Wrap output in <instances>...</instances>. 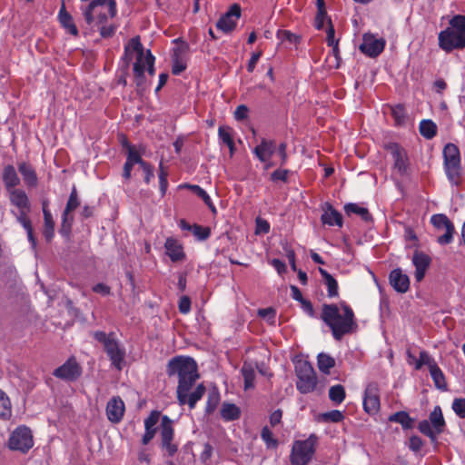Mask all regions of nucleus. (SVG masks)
Returning <instances> with one entry per match:
<instances>
[{
	"instance_id": "58",
	"label": "nucleus",
	"mask_w": 465,
	"mask_h": 465,
	"mask_svg": "<svg viewBox=\"0 0 465 465\" xmlns=\"http://www.w3.org/2000/svg\"><path fill=\"white\" fill-rule=\"evenodd\" d=\"M258 315L263 319H266L270 322H275L276 312L273 308L268 307L264 309H260L258 311Z\"/></svg>"
},
{
	"instance_id": "20",
	"label": "nucleus",
	"mask_w": 465,
	"mask_h": 465,
	"mask_svg": "<svg viewBox=\"0 0 465 465\" xmlns=\"http://www.w3.org/2000/svg\"><path fill=\"white\" fill-rule=\"evenodd\" d=\"M412 263L415 267V280L420 282L425 277L426 272L431 263V258L429 254L416 250L412 256Z\"/></svg>"
},
{
	"instance_id": "32",
	"label": "nucleus",
	"mask_w": 465,
	"mask_h": 465,
	"mask_svg": "<svg viewBox=\"0 0 465 465\" xmlns=\"http://www.w3.org/2000/svg\"><path fill=\"white\" fill-rule=\"evenodd\" d=\"M430 423L433 427L436 433H441L446 426L445 420L440 406H435L433 411L430 413Z\"/></svg>"
},
{
	"instance_id": "21",
	"label": "nucleus",
	"mask_w": 465,
	"mask_h": 465,
	"mask_svg": "<svg viewBox=\"0 0 465 465\" xmlns=\"http://www.w3.org/2000/svg\"><path fill=\"white\" fill-rule=\"evenodd\" d=\"M106 416L112 423H119L124 414V402L119 396L113 397L106 405Z\"/></svg>"
},
{
	"instance_id": "10",
	"label": "nucleus",
	"mask_w": 465,
	"mask_h": 465,
	"mask_svg": "<svg viewBox=\"0 0 465 465\" xmlns=\"http://www.w3.org/2000/svg\"><path fill=\"white\" fill-rule=\"evenodd\" d=\"M297 376L296 388L302 394L312 392L317 386L316 372L307 361H299L295 364Z\"/></svg>"
},
{
	"instance_id": "29",
	"label": "nucleus",
	"mask_w": 465,
	"mask_h": 465,
	"mask_svg": "<svg viewBox=\"0 0 465 465\" xmlns=\"http://www.w3.org/2000/svg\"><path fill=\"white\" fill-rule=\"evenodd\" d=\"M58 20L64 29L66 30L70 35L77 36L79 35L78 29L74 22L72 15L66 11L64 5L63 4L59 13Z\"/></svg>"
},
{
	"instance_id": "41",
	"label": "nucleus",
	"mask_w": 465,
	"mask_h": 465,
	"mask_svg": "<svg viewBox=\"0 0 465 465\" xmlns=\"http://www.w3.org/2000/svg\"><path fill=\"white\" fill-rule=\"evenodd\" d=\"M345 397V389L341 384H336L330 388L329 398L334 404H341L344 401Z\"/></svg>"
},
{
	"instance_id": "15",
	"label": "nucleus",
	"mask_w": 465,
	"mask_h": 465,
	"mask_svg": "<svg viewBox=\"0 0 465 465\" xmlns=\"http://www.w3.org/2000/svg\"><path fill=\"white\" fill-rule=\"evenodd\" d=\"M174 42L176 47L173 48L172 54V72L173 74H179L186 69L189 45L180 39H176Z\"/></svg>"
},
{
	"instance_id": "9",
	"label": "nucleus",
	"mask_w": 465,
	"mask_h": 465,
	"mask_svg": "<svg viewBox=\"0 0 465 465\" xmlns=\"http://www.w3.org/2000/svg\"><path fill=\"white\" fill-rule=\"evenodd\" d=\"M317 442L315 434H311L304 440H295L290 455L291 465H308L315 453Z\"/></svg>"
},
{
	"instance_id": "37",
	"label": "nucleus",
	"mask_w": 465,
	"mask_h": 465,
	"mask_svg": "<svg viewBox=\"0 0 465 465\" xmlns=\"http://www.w3.org/2000/svg\"><path fill=\"white\" fill-rule=\"evenodd\" d=\"M317 365L320 371L329 374L331 369L335 366V360L331 355L321 352L317 356Z\"/></svg>"
},
{
	"instance_id": "36",
	"label": "nucleus",
	"mask_w": 465,
	"mask_h": 465,
	"mask_svg": "<svg viewBox=\"0 0 465 465\" xmlns=\"http://www.w3.org/2000/svg\"><path fill=\"white\" fill-rule=\"evenodd\" d=\"M430 377L434 382V385L437 389L441 391L447 390V382L445 376L440 370V368L438 366V364H433L430 366V369H429Z\"/></svg>"
},
{
	"instance_id": "42",
	"label": "nucleus",
	"mask_w": 465,
	"mask_h": 465,
	"mask_svg": "<svg viewBox=\"0 0 465 465\" xmlns=\"http://www.w3.org/2000/svg\"><path fill=\"white\" fill-rule=\"evenodd\" d=\"M12 415L11 401L8 396L0 390V418L8 420Z\"/></svg>"
},
{
	"instance_id": "6",
	"label": "nucleus",
	"mask_w": 465,
	"mask_h": 465,
	"mask_svg": "<svg viewBox=\"0 0 465 465\" xmlns=\"http://www.w3.org/2000/svg\"><path fill=\"white\" fill-rule=\"evenodd\" d=\"M450 26L439 34V46L447 53L465 47V15H456Z\"/></svg>"
},
{
	"instance_id": "63",
	"label": "nucleus",
	"mask_w": 465,
	"mask_h": 465,
	"mask_svg": "<svg viewBox=\"0 0 465 465\" xmlns=\"http://www.w3.org/2000/svg\"><path fill=\"white\" fill-rule=\"evenodd\" d=\"M280 34H281V37L283 40H286L290 43L297 44L300 42V37L297 35H295L290 31L284 30V31H282Z\"/></svg>"
},
{
	"instance_id": "17",
	"label": "nucleus",
	"mask_w": 465,
	"mask_h": 465,
	"mask_svg": "<svg viewBox=\"0 0 465 465\" xmlns=\"http://www.w3.org/2000/svg\"><path fill=\"white\" fill-rule=\"evenodd\" d=\"M241 16V7L239 5H232L230 9L218 20L216 26L224 33L232 32L237 25Z\"/></svg>"
},
{
	"instance_id": "8",
	"label": "nucleus",
	"mask_w": 465,
	"mask_h": 465,
	"mask_svg": "<svg viewBox=\"0 0 465 465\" xmlns=\"http://www.w3.org/2000/svg\"><path fill=\"white\" fill-rule=\"evenodd\" d=\"M443 166L446 176L452 185H459L461 181V159L459 147L447 143L443 148Z\"/></svg>"
},
{
	"instance_id": "23",
	"label": "nucleus",
	"mask_w": 465,
	"mask_h": 465,
	"mask_svg": "<svg viewBox=\"0 0 465 465\" xmlns=\"http://www.w3.org/2000/svg\"><path fill=\"white\" fill-rule=\"evenodd\" d=\"M276 152V143L274 140L262 138L261 143L254 147L252 153L262 163H267Z\"/></svg>"
},
{
	"instance_id": "28",
	"label": "nucleus",
	"mask_w": 465,
	"mask_h": 465,
	"mask_svg": "<svg viewBox=\"0 0 465 465\" xmlns=\"http://www.w3.org/2000/svg\"><path fill=\"white\" fill-rule=\"evenodd\" d=\"M43 214H44V229L43 236L47 242H52L54 237V221L53 219L51 212L48 210L46 203H43Z\"/></svg>"
},
{
	"instance_id": "30",
	"label": "nucleus",
	"mask_w": 465,
	"mask_h": 465,
	"mask_svg": "<svg viewBox=\"0 0 465 465\" xmlns=\"http://www.w3.org/2000/svg\"><path fill=\"white\" fill-rule=\"evenodd\" d=\"M319 272L324 280L327 287V296L329 298H335L339 296V285L335 278L330 274L325 269L319 268Z\"/></svg>"
},
{
	"instance_id": "1",
	"label": "nucleus",
	"mask_w": 465,
	"mask_h": 465,
	"mask_svg": "<svg viewBox=\"0 0 465 465\" xmlns=\"http://www.w3.org/2000/svg\"><path fill=\"white\" fill-rule=\"evenodd\" d=\"M169 377L177 375L178 386L176 389L177 401L180 405L187 404L190 410L195 408L196 403L205 393V386L200 383L193 391L190 390L199 379L196 361L191 357L176 356L171 359L166 367Z\"/></svg>"
},
{
	"instance_id": "14",
	"label": "nucleus",
	"mask_w": 465,
	"mask_h": 465,
	"mask_svg": "<svg viewBox=\"0 0 465 465\" xmlns=\"http://www.w3.org/2000/svg\"><path fill=\"white\" fill-rule=\"evenodd\" d=\"M381 408L380 387L375 381L368 383L364 391L363 409L371 415L376 414Z\"/></svg>"
},
{
	"instance_id": "59",
	"label": "nucleus",
	"mask_w": 465,
	"mask_h": 465,
	"mask_svg": "<svg viewBox=\"0 0 465 465\" xmlns=\"http://www.w3.org/2000/svg\"><path fill=\"white\" fill-rule=\"evenodd\" d=\"M276 153L281 158L280 165L284 166L288 162L287 144L285 143H281L276 146Z\"/></svg>"
},
{
	"instance_id": "7",
	"label": "nucleus",
	"mask_w": 465,
	"mask_h": 465,
	"mask_svg": "<svg viewBox=\"0 0 465 465\" xmlns=\"http://www.w3.org/2000/svg\"><path fill=\"white\" fill-rule=\"evenodd\" d=\"M95 341L100 342L109 358L112 366L122 371L124 365L125 349L121 345L114 332L106 333L103 331H95L93 333Z\"/></svg>"
},
{
	"instance_id": "25",
	"label": "nucleus",
	"mask_w": 465,
	"mask_h": 465,
	"mask_svg": "<svg viewBox=\"0 0 465 465\" xmlns=\"http://www.w3.org/2000/svg\"><path fill=\"white\" fill-rule=\"evenodd\" d=\"M17 168L27 188H35L38 185L37 173L31 163L20 162Z\"/></svg>"
},
{
	"instance_id": "26",
	"label": "nucleus",
	"mask_w": 465,
	"mask_h": 465,
	"mask_svg": "<svg viewBox=\"0 0 465 465\" xmlns=\"http://www.w3.org/2000/svg\"><path fill=\"white\" fill-rule=\"evenodd\" d=\"M321 221L323 224L329 226L336 225L341 227L343 224L342 215L333 206L326 202L323 207V213L322 214Z\"/></svg>"
},
{
	"instance_id": "5",
	"label": "nucleus",
	"mask_w": 465,
	"mask_h": 465,
	"mask_svg": "<svg viewBox=\"0 0 465 465\" xmlns=\"http://www.w3.org/2000/svg\"><path fill=\"white\" fill-rule=\"evenodd\" d=\"M12 205L17 208L18 213H15L16 222L23 226L27 234V239L34 250L36 248V239L34 235L32 222L28 216L31 212V203L28 195L22 189H14L7 192Z\"/></svg>"
},
{
	"instance_id": "38",
	"label": "nucleus",
	"mask_w": 465,
	"mask_h": 465,
	"mask_svg": "<svg viewBox=\"0 0 465 465\" xmlns=\"http://www.w3.org/2000/svg\"><path fill=\"white\" fill-rule=\"evenodd\" d=\"M420 134L426 139H432L437 134V125L431 120H422L419 125Z\"/></svg>"
},
{
	"instance_id": "55",
	"label": "nucleus",
	"mask_w": 465,
	"mask_h": 465,
	"mask_svg": "<svg viewBox=\"0 0 465 465\" xmlns=\"http://www.w3.org/2000/svg\"><path fill=\"white\" fill-rule=\"evenodd\" d=\"M289 173L290 171L288 169H277L271 173V181L274 183L278 181L286 183L288 181Z\"/></svg>"
},
{
	"instance_id": "3",
	"label": "nucleus",
	"mask_w": 465,
	"mask_h": 465,
	"mask_svg": "<svg viewBox=\"0 0 465 465\" xmlns=\"http://www.w3.org/2000/svg\"><path fill=\"white\" fill-rule=\"evenodd\" d=\"M116 3L114 0H94L84 10V16L86 23L96 28L102 37H112L117 25L112 21L116 15Z\"/></svg>"
},
{
	"instance_id": "43",
	"label": "nucleus",
	"mask_w": 465,
	"mask_h": 465,
	"mask_svg": "<svg viewBox=\"0 0 465 465\" xmlns=\"http://www.w3.org/2000/svg\"><path fill=\"white\" fill-rule=\"evenodd\" d=\"M135 165L134 150L130 148V152L126 153V161L123 168V177L125 181H129L132 177V170Z\"/></svg>"
},
{
	"instance_id": "60",
	"label": "nucleus",
	"mask_w": 465,
	"mask_h": 465,
	"mask_svg": "<svg viewBox=\"0 0 465 465\" xmlns=\"http://www.w3.org/2000/svg\"><path fill=\"white\" fill-rule=\"evenodd\" d=\"M248 112H249V109L246 105L240 104L236 107V109L234 111V118L237 121H242L247 118Z\"/></svg>"
},
{
	"instance_id": "40",
	"label": "nucleus",
	"mask_w": 465,
	"mask_h": 465,
	"mask_svg": "<svg viewBox=\"0 0 465 465\" xmlns=\"http://www.w3.org/2000/svg\"><path fill=\"white\" fill-rule=\"evenodd\" d=\"M80 205V200L78 198V193L75 186L73 187L69 198L67 200L65 208L63 212V216H73L71 214L76 208Z\"/></svg>"
},
{
	"instance_id": "34",
	"label": "nucleus",
	"mask_w": 465,
	"mask_h": 465,
	"mask_svg": "<svg viewBox=\"0 0 465 465\" xmlns=\"http://www.w3.org/2000/svg\"><path fill=\"white\" fill-rule=\"evenodd\" d=\"M389 421L400 423L403 430L412 429L414 419H412L407 411H397L389 416Z\"/></svg>"
},
{
	"instance_id": "51",
	"label": "nucleus",
	"mask_w": 465,
	"mask_h": 465,
	"mask_svg": "<svg viewBox=\"0 0 465 465\" xmlns=\"http://www.w3.org/2000/svg\"><path fill=\"white\" fill-rule=\"evenodd\" d=\"M391 114L397 124H401L406 120V111L402 104H396L392 106Z\"/></svg>"
},
{
	"instance_id": "46",
	"label": "nucleus",
	"mask_w": 465,
	"mask_h": 465,
	"mask_svg": "<svg viewBox=\"0 0 465 465\" xmlns=\"http://www.w3.org/2000/svg\"><path fill=\"white\" fill-rule=\"evenodd\" d=\"M261 438L267 448H277L278 440L273 437L272 430L267 426L262 429Z\"/></svg>"
},
{
	"instance_id": "35",
	"label": "nucleus",
	"mask_w": 465,
	"mask_h": 465,
	"mask_svg": "<svg viewBox=\"0 0 465 465\" xmlns=\"http://www.w3.org/2000/svg\"><path fill=\"white\" fill-rule=\"evenodd\" d=\"M221 416L226 421L238 420L241 416L240 408L233 403L224 402L221 409Z\"/></svg>"
},
{
	"instance_id": "11",
	"label": "nucleus",
	"mask_w": 465,
	"mask_h": 465,
	"mask_svg": "<svg viewBox=\"0 0 465 465\" xmlns=\"http://www.w3.org/2000/svg\"><path fill=\"white\" fill-rule=\"evenodd\" d=\"M34 446L31 430L26 426H18L10 435L8 447L12 450L26 453Z\"/></svg>"
},
{
	"instance_id": "52",
	"label": "nucleus",
	"mask_w": 465,
	"mask_h": 465,
	"mask_svg": "<svg viewBox=\"0 0 465 465\" xmlns=\"http://www.w3.org/2000/svg\"><path fill=\"white\" fill-rule=\"evenodd\" d=\"M343 419L344 415L339 410H332L322 414V420L326 422H340Z\"/></svg>"
},
{
	"instance_id": "47",
	"label": "nucleus",
	"mask_w": 465,
	"mask_h": 465,
	"mask_svg": "<svg viewBox=\"0 0 465 465\" xmlns=\"http://www.w3.org/2000/svg\"><path fill=\"white\" fill-rule=\"evenodd\" d=\"M419 430L425 436L429 437L432 441L436 440L437 435L433 427L430 425V421L427 420H423L419 422L418 425Z\"/></svg>"
},
{
	"instance_id": "22",
	"label": "nucleus",
	"mask_w": 465,
	"mask_h": 465,
	"mask_svg": "<svg viewBox=\"0 0 465 465\" xmlns=\"http://www.w3.org/2000/svg\"><path fill=\"white\" fill-rule=\"evenodd\" d=\"M391 287L399 293H406L410 289V278L401 268L393 269L389 274Z\"/></svg>"
},
{
	"instance_id": "45",
	"label": "nucleus",
	"mask_w": 465,
	"mask_h": 465,
	"mask_svg": "<svg viewBox=\"0 0 465 465\" xmlns=\"http://www.w3.org/2000/svg\"><path fill=\"white\" fill-rule=\"evenodd\" d=\"M433 364H437L435 360L426 351H420L419 359L415 362V370H420L423 365H427L429 369H430V366Z\"/></svg>"
},
{
	"instance_id": "31",
	"label": "nucleus",
	"mask_w": 465,
	"mask_h": 465,
	"mask_svg": "<svg viewBox=\"0 0 465 465\" xmlns=\"http://www.w3.org/2000/svg\"><path fill=\"white\" fill-rule=\"evenodd\" d=\"M344 212L347 215L356 214L359 215L362 221L369 223L372 222V215L365 207L359 206L357 203H349L344 205Z\"/></svg>"
},
{
	"instance_id": "27",
	"label": "nucleus",
	"mask_w": 465,
	"mask_h": 465,
	"mask_svg": "<svg viewBox=\"0 0 465 465\" xmlns=\"http://www.w3.org/2000/svg\"><path fill=\"white\" fill-rule=\"evenodd\" d=\"M2 181L7 192L16 189L15 187L20 184L21 181L14 165L7 164L4 167Z\"/></svg>"
},
{
	"instance_id": "53",
	"label": "nucleus",
	"mask_w": 465,
	"mask_h": 465,
	"mask_svg": "<svg viewBox=\"0 0 465 465\" xmlns=\"http://www.w3.org/2000/svg\"><path fill=\"white\" fill-rule=\"evenodd\" d=\"M451 408L458 417L465 418V398L454 399Z\"/></svg>"
},
{
	"instance_id": "49",
	"label": "nucleus",
	"mask_w": 465,
	"mask_h": 465,
	"mask_svg": "<svg viewBox=\"0 0 465 465\" xmlns=\"http://www.w3.org/2000/svg\"><path fill=\"white\" fill-rule=\"evenodd\" d=\"M192 232L199 241H205L211 235V229L209 227L194 223L193 225Z\"/></svg>"
},
{
	"instance_id": "24",
	"label": "nucleus",
	"mask_w": 465,
	"mask_h": 465,
	"mask_svg": "<svg viewBox=\"0 0 465 465\" xmlns=\"http://www.w3.org/2000/svg\"><path fill=\"white\" fill-rule=\"evenodd\" d=\"M165 252L173 262H182L186 255L183 245L173 237H168L164 243Z\"/></svg>"
},
{
	"instance_id": "48",
	"label": "nucleus",
	"mask_w": 465,
	"mask_h": 465,
	"mask_svg": "<svg viewBox=\"0 0 465 465\" xmlns=\"http://www.w3.org/2000/svg\"><path fill=\"white\" fill-rule=\"evenodd\" d=\"M73 223H74V216H63L62 215V223H61V227L59 229V233L63 237L68 238L70 236Z\"/></svg>"
},
{
	"instance_id": "50",
	"label": "nucleus",
	"mask_w": 465,
	"mask_h": 465,
	"mask_svg": "<svg viewBox=\"0 0 465 465\" xmlns=\"http://www.w3.org/2000/svg\"><path fill=\"white\" fill-rule=\"evenodd\" d=\"M218 135L221 141L226 145H231L232 142H233L232 129L229 126H220Z\"/></svg>"
},
{
	"instance_id": "13",
	"label": "nucleus",
	"mask_w": 465,
	"mask_h": 465,
	"mask_svg": "<svg viewBox=\"0 0 465 465\" xmlns=\"http://www.w3.org/2000/svg\"><path fill=\"white\" fill-rule=\"evenodd\" d=\"M83 370L75 357H70L64 364L56 368L53 374L54 377L67 381H74L80 378Z\"/></svg>"
},
{
	"instance_id": "61",
	"label": "nucleus",
	"mask_w": 465,
	"mask_h": 465,
	"mask_svg": "<svg viewBox=\"0 0 465 465\" xmlns=\"http://www.w3.org/2000/svg\"><path fill=\"white\" fill-rule=\"evenodd\" d=\"M270 232V223L262 218L256 219V233H268Z\"/></svg>"
},
{
	"instance_id": "64",
	"label": "nucleus",
	"mask_w": 465,
	"mask_h": 465,
	"mask_svg": "<svg viewBox=\"0 0 465 465\" xmlns=\"http://www.w3.org/2000/svg\"><path fill=\"white\" fill-rule=\"evenodd\" d=\"M282 418V411L278 409L275 410L271 415H270V424L272 427H275L278 425Z\"/></svg>"
},
{
	"instance_id": "19",
	"label": "nucleus",
	"mask_w": 465,
	"mask_h": 465,
	"mask_svg": "<svg viewBox=\"0 0 465 465\" xmlns=\"http://www.w3.org/2000/svg\"><path fill=\"white\" fill-rule=\"evenodd\" d=\"M385 41L383 39H377L371 35H364L359 48L366 55L376 57L383 51Z\"/></svg>"
},
{
	"instance_id": "62",
	"label": "nucleus",
	"mask_w": 465,
	"mask_h": 465,
	"mask_svg": "<svg viewBox=\"0 0 465 465\" xmlns=\"http://www.w3.org/2000/svg\"><path fill=\"white\" fill-rule=\"evenodd\" d=\"M423 441L419 436H411L409 440V448L413 451L420 450Z\"/></svg>"
},
{
	"instance_id": "57",
	"label": "nucleus",
	"mask_w": 465,
	"mask_h": 465,
	"mask_svg": "<svg viewBox=\"0 0 465 465\" xmlns=\"http://www.w3.org/2000/svg\"><path fill=\"white\" fill-rule=\"evenodd\" d=\"M191 299L190 297L183 295L180 298L178 308L182 314H187L191 311Z\"/></svg>"
},
{
	"instance_id": "4",
	"label": "nucleus",
	"mask_w": 465,
	"mask_h": 465,
	"mask_svg": "<svg viewBox=\"0 0 465 465\" xmlns=\"http://www.w3.org/2000/svg\"><path fill=\"white\" fill-rule=\"evenodd\" d=\"M124 60L126 65H128L131 61L134 60L133 70L137 86L146 84L145 72L151 76L154 73V57L150 50L144 51L139 36L133 37L124 45Z\"/></svg>"
},
{
	"instance_id": "39",
	"label": "nucleus",
	"mask_w": 465,
	"mask_h": 465,
	"mask_svg": "<svg viewBox=\"0 0 465 465\" xmlns=\"http://www.w3.org/2000/svg\"><path fill=\"white\" fill-rule=\"evenodd\" d=\"M183 186L191 189V191L201 198L213 212H216V208L213 205L211 197L204 189L197 184H184Z\"/></svg>"
},
{
	"instance_id": "18",
	"label": "nucleus",
	"mask_w": 465,
	"mask_h": 465,
	"mask_svg": "<svg viewBox=\"0 0 465 465\" xmlns=\"http://www.w3.org/2000/svg\"><path fill=\"white\" fill-rule=\"evenodd\" d=\"M387 150L391 153L394 162V168L401 175L405 174L407 173L409 165L406 151L396 143H389L387 145Z\"/></svg>"
},
{
	"instance_id": "2",
	"label": "nucleus",
	"mask_w": 465,
	"mask_h": 465,
	"mask_svg": "<svg viewBox=\"0 0 465 465\" xmlns=\"http://www.w3.org/2000/svg\"><path fill=\"white\" fill-rule=\"evenodd\" d=\"M321 319L331 329L336 341H341L344 335L352 333L358 326L353 310L344 301L339 304L324 303Z\"/></svg>"
},
{
	"instance_id": "12",
	"label": "nucleus",
	"mask_w": 465,
	"mask_h": 465,
	"mask_svg": "<svg viewBox=\"0 0 465 465\" xmlns=\"http://www.w3.org/2000/svg\"><path fill=\"white\" fill-rule=\"evenodd\" d=\"M431 224L437 229H445V233L439 236L437 242L440 245H447L452 242L455 233V227L453 223L444 213L433 214L430 217Z\"/></svg>"
},
{
	"instance_id": "54",
	"label": "nucleus",
	"mask_w": 465,
	"mask_h": 465,
	"mask_svg": "<svg viewBox=\"0 0 465 465\" xmlns=\"http://www.w3.org/2000/svg\"><path fill=\"white\" fill-rule=\"evenodd\" d=\"M328 23V25H331V19L329 18L326 10L317 11V15L315 17V26L317 29H322L324 24Z\"/></svg>"
},
{
	"instance_id": "56",
	"label": "nucleus",
	"mask_w": 465,
	"mask_h": 465,
	"mask_svg": "<svg viewBox=\"0 0 465 465\" xmlns=\"http://www.w3.org/2000/svg\"><path fill=\"white\" fill-rule=\"evenodd\" d=\"M160 412L157 411H153L150 415L144 420V428L146 430H155L153 427L159 420Z\"/></svg>"
},
{
	"instance_id": "33",
	"label": "nucleus",
	"mask_w": 465,
	"mask_h": 465,
	"mask_svg": "<svg viewBox=\"0 0 465 465\" xmlns=\"http://www.w3.org/2000/svg\"><path fill=\"white\" fill-rule=\"evenodd\" d=\"M255 367L252 363L244 361L241 372L244 381V390H250L254 388V380H255Z\"/></svg>"
},
{
	"instance_id": "16",
	"label": "nucleus",
	"mask_w": 465,
	"mask_h": 465,
	"mask_svg": "<svg viewBox=\"0 0 465 465\" xmlns=\"http://www.w3.org/2000/svg\"><path fill=\"white\" fill-rule=\"evenodd\" d=\"M173 435L174 430L172 420L166 415L163 416L161 421L162 446L166 450L169 457H173L178 450L177 445L172 443Z\"/></svg>"
},
{
	"instance_id": "44",
	"label": "nucleus",
	"mask_w": 465,
	"mask_h": 465,
	"mask_svg": "<svg viewBox=\"0 0 465 465\" xmlns=\"http://www.w3.org/2000/svg\"><path fill=\"white\" fill-rule=\"evenodd\" d=\"M220 400L221 398L218 391H213L209 392L206 401L205 412L207 414H212L219 405Z\"/></svg>"
}]
</instances>
